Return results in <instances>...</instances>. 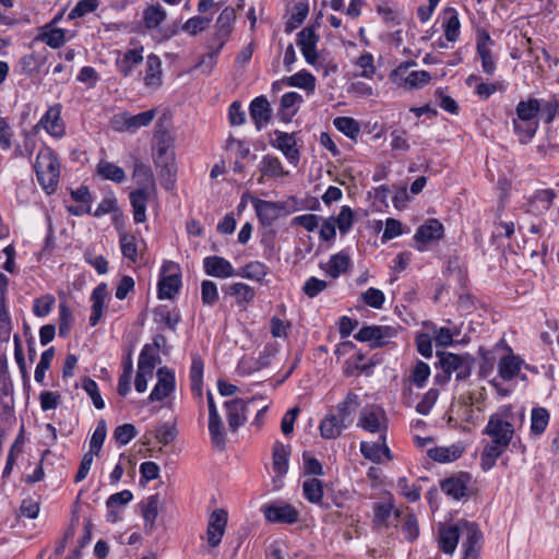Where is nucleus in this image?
<instances>
[{
  "instance_id": "obj_1",
  "label": "nucleus",
  "mask_w": 559,
  "mask_h": 559,
  "mask_svg": "<svg viewBox=\"0 0 559 559\" xmlns=\"http://www.w3.org/2000/svg\"><path fill=\"white\" fill-rule=\"evenodd\" d=\"M513 412L511 405L501 406L496 413L489 416L483 433L490 438L480 454V466L487 472L492 468L510 445L514 433V425L511 421Z\"/></svg>"
},
{
  "instance_id": "obj_2",
  "label": "nucleus",
  "mask_w": 559,
  "mask_h": 559,
  "mask_svg": "<svg viewBox=\"0 0 559 559\" xmlns=\"http://www.w3.org/2000/svg\"><path fill=\"white\" fill-rule=\"evenodd\" d=\"M34 168L40 187L47 194L53 193L58 187L60 176V165L53 151L49 147L40 148Z\"/></svg>"
},
{
  "instance_id": "obj_3",
  "label": "nucleus",
  "mask_w": 559,
  "mask_h": 559,
  "mask_svg": "<svg viewBox=\"0 0 559 559\" xmlns=\"http://www.w3.org/2000/svg\"><path fill=\"white\" fill-rule=\"evenodd\" d=\"M437 356L439 357V365L444 372L443 382L450 380L452 372H455V378L459 381H464L469 378L474 364V358L471 355L438 352Z\"/></svg>"
},
{
  "instance_id": "obj_4",
  "label": "nucleus",
  "mask_w": 559,
  "mask_h": 559,
  "mask_svg": "<svg viewBox=\"0 0 559 559\" xmlns=\"http://www.w3.org/2000/svg\"><path fill=\"white\" fill-rule=\"evenodd\" d=\"M154 162L156 167L160 169V175L167 177L170 182H174L176 175L175 153L171 139L166 133L157 140Z\"/></svg>"
},
{
  "instance_id": "obj_5",
  "label": "nucleus",
  "mask_w": 559,
  "mask_h": 559,
  "mask_svg": "<svg viewBox=\"0 0 559 559\" xmlns=\"http://www.w3.org/2000/svg\"><path fill=\"white\" fill-rule=\"evenodd\" d=\"M462 559H478L483 534L474 522L461 520Z\"/></svg>"
},
{
  "instance_id": "obj_6",
  "label": "nucleus",
  "mask_w": 559,
  "mask_h": 559,
  "mask_svg": "<svg viewBox=\"0 0 559 559\" xmlns=\"http://www.w3.org/2000/svg\"><path fill=\"white\" fill-rule=\"evenodd\" d=\"M156 116V109H150L138 115L122 112L115 115L111 119V126L116 131L135 132L142 127L151 124Z\"/></svg>"
},
{
  "instance_id": "obj_7",
  "label": "nucleus",
  "mask_w": 559,
  "mask_h": 559,
  "mask_svg": "<svg viewBox=\"0 0 559 559\" xmlns=\"http://www.w3.org/2000/svg\"><path fill=\"white\" fill-rule=\"evenodd\" d=\"M261 512L271 523L294 524L299 519L298 510L289 503L264 504Z\"/></svg>"
},
{
  "instance_id": "obj_8",
  "label": "nucleus",
  "mask_w": 559,
  "mask_h": 559,
  "mask_svg": "<svg viewBox=\"0 0 559 559\" xmlns=\"http://www.w3.org/2000/svg\"><path fill=\"white\" fill-rule=\"evenodd\" d=\"M396 329L383 325H366L362 326L355 338L359 342H371L372 347H380L386 344L388 340L396 335Z\"/></svg>"
},
{
  "instance_id": "obj_9",
  "label": "nucleus",
  "mask_w": 559,
  "mask_h": 559,
  "mask_svg": "<svg viewBox=\"0 0 559 559\" xmlns=\"http://www.w3.org/2000/svg\"><path fill=\"white\" fill-rule=\"evenodd\" d=\"M171 269H178V265L173 262L163 265L157 292L159 299H171L181 287V275L179 272L166 274Z\"/></svg>"
},
{
  "instance_id": "obj_10",
  "label": "nucleus",
  "mask_w": 559,
  "mask_h": 559,
  "mask_svg": "<svg viewBox=\"0 0 559 559\" xmlns=\"http://www.w3.org/2000/svg\"><path fill=\"white\" fill-rule=\"evenodd\" d=\"M228 521L227 511L224 509H215L209 518L206 530V542L210 547H217L224 536Z\"/></svg>"
},
{
  "instance_id": "obj_11",
  "label": "nucleus",
  "mask_w": 559,
  "mask_h": 559,
  "mask_svg": "<svg viewBox=\"0 0 559 559\" xmlns=\"http://www.w3.org/2000/svg\"><path fill=\"white\" fill-rule=\"evenodd\" d=\"M495 41L489 33L481 31L477 33L476 51L481 61V68L486 75L492 76L496 72V61L491 53V47Z\"/></svg>"
},
{
  "instance_id": "obj_12",
  "label": "nucleus",
  "mask_w": 559,
  "mask_h": 559,
  "mask_svg": "<svg viewBox=\"0 0 559 559\" xmlns=\"http://www.w3.org/2000/svg\"><path fill=\"white\" fill-rule=\"evenodd\" d=\"M175 373L167 367L157 370V383L153 388L148 400L151 402H159L168 397L175 390Z\"/></svg>"
},
{
  "instance_id": "obj_13",
  "label": "nucleus",
  "mask_w": 559,
  "mask_h": 559,
  "mask_svg": "<svg viewBox=\"0 0 559 559\" xmlns=\"http://www.w3.org/2000/svg\"><path fill=\"white\" fill-rule=\"evenodd\" d=\"M443 225L438 219H428L417 228L414 235V240L418 243L417 249L423 251L424 245L440 240L443 237Z\"/></svg>"
},
{
  "instance_id": "obj_14",
  "label": "nucleus",
  "mask_w": 559,
  "mask_h": 559,
  "mask_svg": "<svg viewBox=\"0 0 559 559\" xmlns=\"http://www.w3.org/2000/svg\"><path fill=\"white\" fill-rule=\"evenodd\" d=\"M203 269L206 275L228 278L237 276V270L234 269L231 263L223 257L210 255L203 259Z\"/></svg>"
},
{
  "instance_id": "obj_15",
  "label": "nucleus",
  "mask_w": 559,
  "mask_h": 559,
  "mask_svg": "<svg viewBox=\"0 0 559 559\" xmlns=\"http://www.w3.org/2000/svg\"><path fill=\"white\" fill-rule=\"evenodd\" d=\"M252 206L257 213L260 223L263 226H270L278 218L284 206L280 202L265 201L258 198L251 199Z\"/></svg>"
},
{
  "instance_id": "obj_16",
  "label": "nucleus",
  "mask_w": 559,
  "mask_h": 559,
  "mask_svg": "<svg viewBox=\"0 0 559 559\" xmlns=\"http://www.w3.org/2000/svg\"><path fill=\"white\" fill-rule=\"evenodd\" d=\"M357 425L366 431L386 435L385 416L381 409L364 408Z\"/></svg>"
},
{
  "instance_id": "obj_17",
  "label": "nucleus",
  "mask_w": 559,
  "mask_h": 559,
  "mask_svg": "<svg viewBox=\"0 0 559 559\" xmlns=\"http://www.w3.org/2000/svg\"><path fill=\"white\" fill-rule=\"evenodd\" d=\"M297 45L301 50L302 56L309 64H314L318 60L317 43L318 35L311 27H305L297 35Z\"/></svg>"
},
{
  "instance_id": "obj_18",
  "label": "nucleus",
  "mask_w": 559,
  "mask_h": 559,
  "mask_svg": "<svg viewBox=\"0 0 559 559\" xmlns=\"http://www.w3.org/2000/svg\"><path fill=\"white\" fill-rule=\"evenodd\" d=\"M461 536V521L449 526L442 525L438 533V544L440 550L447 555H452L456 549Z\"/></svg>"
},
{
  "instance_id": "obj_19",
  "label": "nucleus",
  "mask_w": 559,
  "mask_h": 559,
  "mask_svg": "<svg viewBox=\"0 0 559 559\" xmlns=\"http://www.w3.org/2000/svg\"><path fill=\"white\" fill-rule=\"evenodd\" d=\"M275 135L276 139L273 143V146L280 150L290 164L297 165L300 158V154L297 148L294 133L275 131Z\"/></svg>"
},
{
  "instance_id": "obj_20",
  "label": "nucleus",
  "mask_w": 559,
  "mask_h": 559,
  "mask_svg": "<svg viewBox=\"0 0 559 559\" xmlns=\"http://www.w3.org/2000/svg\"><path fill=\"white\" fill-rule=\"evenodd\" d=\"M386 435H379V439L377 442H360V452L365 459L373 462L380 463L382 456L384 455L386 459L391 460V452L388 445L385 444Z\"/></svg>"
},
{
  "instance_id": "obj_21",
  "label": "nucleus",
  "mask_w": 559,
  "mask_h": 559,
  "mask_svg": "<svg viewBox=\"0 0 559 559\" xmlns=\"http://www.w3.org/2000/svg\"><path fill=\"white\" fill-rule=\"evenodd\" d=\"M39 124L52 136L61 138L64 134V123L61 119L59 105L49 107L39 120Z\"/></svg>"
},
{
  "instance_id": "obj_22",
  "label": "nucleus",
  "mask_w": 559,
  "mask_h": 559,
  "mask_svg": "<svg viewBox=\"0 0 559 559\" xmlns=\"http://www.w3.org/2000/svg\"><path fill=\"white\" fill-rule=\"evenodd\" d=\"M523 366L526 369L530 368L519 356L509 354L500 358L498 362V373L502 380L511 381L519 374Z\"/></svg>"
},
{
  "instance_id": "obj_23",
  "label": "nucleus",
  "mask_w": 559,
  "mask_h": 559,
  "mask_svg": "<svg viewBox=\"0 0 559 559\" xmlns=\"http://www.w3.org/2000/svg\"><path fill=\"white\" fill-rule=\"evenodd\" d=\"M250 117L258 130H261L271 119L272 110L265 96L255 97L249 107Z\"/></svg>"
},
{
  "instance_id": "obj_24",
  "label": "nucleus",
  "mask_w": 559,
  "mask_h": 559,
  "mask_svg": "<svg viewBox=\"0 0 559 559\" xmlns=\"http://www.w3.org/2000/svg\"><path fill=\"white\" fill-rule=\"evenodd\" d=\"M359 405V396L353 392H348L345 399L337 404V414L335 415L338 417L341 423L349 427L354 421V416Z\"/></svg>"
},
{
  "instance_id": "obj_25",
  "label": "nucleus",
  "mask_w": 559,
  "mask_h": 559,
  "mask_svg": "<svg viewBox=\"0 0 559 559\" xmlns=\"http://www.w3.org/2000/svg\"><path fill=\"white\" fill-rule=\"evenodd\" d=\"M302 496L309 503L329 508V504L323 502V481L317 477H309L302 481Z\"/></svg>"
},
{
  "instance_id": "obj_26",
  "label": "nucleus",
  "mask_w": 559,
  "mask_h": 559,
  "mask_svg": "<svg viewBox=\"0 0 559 559\" xmlns=\"http://www.w3.org/2000/svg\"><path fill=\"white\" fill-rule=\"evenodd\" d=\"M119 243L123 258L135 263L142 251V247H145L144 240H138L133 234L120 233Z\"/></svg>"
},
{
  "instance_id": "obj_27",
  "label": "nucleus",
  "mask_w": 559,
  "mask_h": 559,
  "mask_svg": "<svg viewBox=\"0 0 559 559\" xmlns=\"http://www.w3.org/2000/svg\"><path fill=\"white\" fill-rule=\"evenodd\" d=\"M225 407L229 428L236 431L246 423L247 404L240 399H235L226 402Z\"/></svg>"
},
{
  "instance_id": "obj_28",
  "label": "nucleus",
  "mask_w": 559,
  "mask_h": 559,
  "mask_svg": "<svg viewBox=\"0 0 559 559\" xmlns=\"http://www.w3.org/2000/svg\"><path fill=\"white\" fill-rule=\"evenodd\" d=\"M144 84L151 88L162 85V61L158 56L151 53L146 57Z\"/></svg>"
},
{
  "instance_id": "obj_29",
  "label": "nucleus",
  "mask_w": 559,
  "mask_h": 559,
  "mask_svg": "<svg viewBox=\"0 0 559 559\" xmlns=\"http://www.w3.org/2000/svg\"><path fill=\"white\" fill-rule=\"evenodd\" d=\"M108 297V289L107 285L105 283L98 284L92 295L91 300L93 302L92 305V313L90 317V324L91 326H95L99 320L103 317V309L105 307V301Z\"/></svg>"
},
{
  "instance_id": "obj_30",
  "label": "nucleus",
  "mask_w": 559,
  "mask_h": 559,
  "mask_svg": "<svg viewBox=\"0 0 559 559\" xmlns=\"http://www.w3.org/2000/svg\"><path fill=\"white\" fill-rule=\"evenodd\" d=\"M159 497L151 495L141 503L142 516L144 520L145 533H152L155 530V521L158 515Z\"/></svg>"
},
{
  "instance_id": "obj_31",
  "label": "nucleus",
  "mask_w": 559,
  "mask_h": 559,
  "mask_svg": "<svg viewBox=\"0 0 559 559\" xmlns=\"http://www.w3.org/2000/svg\"><path fill=\"white\" fill-rule=\"evenodd\" d=\"M150 195V190L139 188L132 191L129 195L130 203L133 210L134 222L140 224L146 221V206Z\"/></svg>"
},
{
  "instance_id": "obj_32",
  "label": "nucleus",
  "mask_w": 559,
  "mask_h": 559,
  "mask_svg": "<svg viewBox=\"0 0 559 559\" xmlns=\"http://www.w3.org/2000/svg\"><path fill=\"white\" fill-rule=\"evenodd\" d=\"M441 490L449 497L459 500L466 495L467 477L465 475L445 478L440 484Z\"/></svg>"
},
{
  "instance_id": "obj_33",
  "label": "nucleus",
  "mask_w": 559,
  "mask_h": 559,
  "mask_svg": "<svg viewBox=\"0 0 559 559\" xmlns=\"http://www.w3.org/2000/svg\"><path fill=\"white\" fill-rule=\"evenodd\" d=\"M347 428L333 413L326 414L319 426L320 435L323 439H336Z\"/></svg>"
},
{
  "instance_id": "obj_34",
  "label": "nucleus",
  "mask_w": 559,
  "mask_h": 559,
  "mask_svg": "<svg viewBox=\"0 0 559 559\" xmlns=\"http://www.w3.org/2000/svg\"><path fill=\"white\" fill-rule=\"evenodd\" d=\"M513 131L521 144H527L535 136L538 129V121L521 120L513 118Z\"/></svg>"
},
{
  "instance_id": "obj_35",
  "label": "nucleus",
  "mask_w": 559,
  "mask_h": 559,
  "mask_svg": "<svg viewBox=\"0 0 559 559\" xmlns=\"http://www.w3.org/2000/svg\"><path fill=\"white\" fill-rule=\"evenodd\" d=\"M143 61L142 49H129L117 61L118 71L123 76H130L133 70Z\"/></svg>"
},
{
  "instance_id": "obj_36",
  "label": "nucleus",
  "mask_w": 559,
  "mask_h": 559,
  "mask_svg": "<svg viewBox=\"0 0 559 559\" xmlns=\"http://www.w3.org/2000/svg\"><path fill=\"white\" fill-rule=\"evenodd\" d=\"M167 13L159 4L148 5L143 10L142 21L146 29H158L160 24L166 20Z\"/></svg>"
},
{
  "instance_id": "obj_37",
  "label": "nucleus",
  "mask_w": 559,
  "mask_h": 559,
  "mask_svg": "<svg viewBox=\"0 0 559 559\" xmlns=\"http://www.w3.org/2000/svg\"><path fill=\"white\" fill-rule=\"evenodd\" d=\"M226 294L235 297L236 304L243 309L255 296V292L251 286L240 282L229 285L226 289Z\"/></svg>"
},
{
  "instance_id": "obj_38",
  "label": "nucleus",
  "mask_w": 559,
  "mask_h": 559,
  "mask_svg": "<svg viewBox=\"0 0 559 559\" xmlns=\"http://www.w3.org/2000/svg\"><path fill=\"white\" fill-rule=\"evenodd\" d=\"M290 449L288 445L276 441L273 445V469L277 475H285L288 471Z\"/></svg>"
},
{
  "instance_id": "obj_39",
  "label": "nucleus",
  "mask_w": 559,
  "mask_h": 559,
  "mask_svg": "<svg viewBox=\"0 0 559 559\" xmlns=\"http://www.w3.org/2000/svg\"><path fill=\"white\" fill-rule=\"evenodd\" d=\"M209 431L212 443L223 450L226 444V433L218 412L209 414Z\"/></svg>"
},
{
  "instance_id": "obj_40",
  "label": "nucleus",
  "mask_w": 559,
  "mask_h": 559,
  "mask_svg": "<svg viewBox=\"0 0 559 559\" xmlns=\"http://www.w3.org/2000/svg\"><path fill=\"white\" fill-rule=\"evenodd\" d=\"M259 169L262 173V176L266 177H285L288 175V171L284 170L281 160L276 156L272 155L263 156ZM259 182H263V177L259 179Z\"/></svg>"
},
{
  "instance_id": "obj_41",
  "label": "nucleus",
  "mask_w": 559,
  "mask_h": 559,
  "mask_svg": "<svg viewBox=\"0 0 559 559\" xmlns=\"http://www.w3.org/2000/svg\"><path fill=\"white\" fill-rule=\"evenodd\" d=\"M133 179L139 188L155 190V180L150 166L136 160L133 168Z\"/></svg>"
},
{
  "instance_id": "obj_42",
  "label": "nucleus",
  "mask_w": 559,
  "mask_h": 559,
  "mask_svg": "<svg viewBox=\"0 0 559 559\" xmlns=\"http://www.w3.org/2000/svg\"><path fill=\"white\" fill-rule=\"evenodd\" d=\"M463 449L459 445L436 447L428 450V456L439 463H449L459 459Z\"/></svg>"
},
{
  "instance_id": "obj_43",
  "label": "nucleus",
  "mask_w": 559,
  "mask_h": 559,
  "mask_svg": "<svg viewBox=\"0 0 559 559\" xmlns=\"http://www.w3.org/2000/svg\"><path fill=\"white\" fill-rule=\"evenodd\" d=\"M97 174L102 178L116 183H121L126 180V173L120 166L104 159L97 164Z\"/></svg>"
},
{
  "instance_id": "obj_44",
  "label": "nucleus",
  "mask_w": 559,
  "mask_h": 559,
  "mask_svg": "<svg viewBox=\"0 0 559 559\" xmlns=\"http://www.w3.org/2000/svg\"><path fill=\"white\" fill-rule=\"evenodd\" d=\"M36 40L57 49L66 43V32L62 28H50V25H46L44 31L36 36Z\"/></svg>"
},
{
  "instance_id": "obj_45",
  "label": "nucleus",
  "mask_w": 559,
  "mask_h": 559,
  "mask_svg": "<svg viewBox=\"0 0 559 559\" xmlns=\"http://www.w3.org/2000/svg\"><path fill=\"white\" fill-rule=\"evenodd\" d=\"M540 111V102L536 98L521 100L516 105V118L521 120L538 121L537 116Z\"/></svg>"
},
{
  "instance_id": "obj_46",
  "label": "nucleus",
  "mask_w": 559,
  "mask_h": 559,
  "mask_svg": "<svg viewBox=\"0 0 559 559\" xmlns=\"http://www.w3.org/2000/svg\"><path fill=\"white\" fill-rule=\"evenodd\" d=\"M203 371L204 362L202 358L199 355H192L190 367L191 391L199 396L202 395Z\"/></svg>"
},
{
  "instance_id": "obj_47",
  "label": "nucleus",
  "mask_w": 559,
  "mask_h": 559,
  "mask_svg": "<svg viewBox=\"0 0 559 559\" xmlns=\"http://www.w3.org/2000/svg\"><path fill=\"white\" fill-rule=\"evenodd\" d=\"M302 102V96L296 92H289L281 98V111L280 116L283 121H289L293 116L297 112L295 106Z\"/></svg>"
},
{
  "instance_id": "obj_48",
  "label": "nucleus",
  "mask_w": 559,
  "mask_h": 559,
  "mask_svg": "<svg viewBox=\"0 0 559 559\" xmlns=\"http://www.w3.org/2000/svg\"><path fill=\"white\" fill-rule=\"evenodd\" d=\"M267 266L260 261H251L237 270V276H241L251 281L261 282L267 274Z\"/></svg>"
},
{
  "instance_id": "obj_49",
  "label": "nucleus",
  "mask_w": 559,
  "mask_h": 559,
  "mask_svg": "<svg viewBox=\"0 0 559 559\" xmlns=\"http://www.w3.org/2000/svg\"><path fill=\"white\" fill-rule=\"evenodd\" d=\"M349 265V257L345 253L333 254L325 267V272L333 278L338 277L343 274Z\"/></svg>"
},
{
  "instance_id": "obj_50",
  "label": "nucleus",
  "mask_w": 559,
  "mask_h": 559,
  "mask_svg": "<svg viewBox=\"0 0 559 559\" xmlns=\"http://www.w3.org/2000/svg\"><path fill=\"white\" fill-rule=\"evenodd\" d=\"M549 423V413L544 407L533 408L531 414V432L539 436L542 435Z\"/></svg>"
},
{
  "instance_id": "obj_51",
  "label": "nucleus",
  "mask_w": 559,
  "mask_h": 559,
  "mask_svg": "<svg viewBox=\"0 0 559 559\" xmlns=\"http://www.w3.org/2000/svg\"><path fill=\"white\" fill-rule=\"evenodd\" d=\"M333 124L352 140H355L360 133L359 123L352 117H337L333 120Z\"/></svg>"
},
{
  "instance_id": "obj_52",
  "label": "nucleus",
  "mask_w": 559,
  "mask_h": 559,
  "mask_svg": "<svg viewBox=\"0 0 559 559\" xmlns=\"http://www.w3.org/2000/svg\"><path fill=\"white\" fill-rule=\"evenodd\" d=\"M314 76L311 73L305 71L295 73L292 76L283 80V83L286 85L304 88L310 92L314 91Z\"/></svg>"
},
{
  "instance_id": "obj_53",
  "label": "nucleus",
  "mask_w": 559,
  "mask_h": 559,
  "mask_svg": "<svg viewBox=\"0 0 559 559\" xmlns=\"http://www.w3.org/2000/svg\"><path fill=\"white\" fill-rule=\"evenodd\" d=\"M156 356L153 353L151 345H145L139 356L138 370L153 376L154 368L156 366Z\"/></svg>"
},
{
  "instance_id": "obj_54",
  "label": "nucleus",
  "mask_w": 559,
  "mask_h": 559,
  "mask_svg": "<svg viewBox=\"0 0 559 559\" xmlns=\"http://www.w3.org/2000/svg\"><path fill=\"white\" fill-rule=\"evenodd\" d=\"M431 80V74L428 71H413L408 73L404 79V86L409 90L421 88L427 85Z\"/></svg>"
},
{
  "instance_id": "obj_55",
  "label": "nucleus",
  "mask_w": 559,
  "mask_h": 559,
  "mask_svg": "<svg viewBox=\"0 0 559 559\" xmlns=\"http://www.w3.org/2000/svg\"><path fill=\"white\" fill-rule=\"evenodd\" d=\"M429 376L430 367L428 366V364L419 360L414 366L412 373L408 378V381L420 389L426 384Z\"/></svg>"
},
{
  "instance_id": "obj_56",
  "label": "nucleus",
  "mask_w": 559,
  "mask_h": 559,
  "mask_svg": "<svg viewBox=\"0 0 559 559\" xmlns=\"http://www.w3.org/2000/svg\"><path fill=\"white\" fill-rule=\"evenodd\" d=\"M378 14L381 16L385 24L399 25L402 22L401 11L396 8L390 7L386 3H379L376 7Z\"/></svg>"
},
{
  "instance_id": "obj_57",
  "label": "nucleus",
  "mask_w": 559,
  "mask_h": 559,
  "mask_svg": "<svg viewBox=\"0 0 559 559\" xmlns=\"http://www.w3.org/2000/svg\"><path fill=\"white\" fill-rule=\"evenodd\" d=\"M107 436V426L105 420H99L90 441L91 453L98 455L102 450L103 443Z\"/></svg>"
},
{
  "instance_id": "obj_58",
  "label": "nucleus",
  "mask_w": 559,
  "mask_h": 559,
  "mask_svg": "<svg viewBox=\"0 0 559 559\" xmlns=\"http://www.w3.org/2000/svg\"><path fill=\"white\" fill-rule=\"evenodd\" d=\"M53 356H55L53 347H49L48 349L43 352V354L40 356V360H39L38 365L36 366L35 373H34V378H35L36 382H38V383L44 382L45 373L49 369L51 361L53 359Z\"/></svg>"
},
{
  "instance_id": "obj_59",
  "label": "nucleus",
  "mask_w": 559,
  "mask_h": 559,
  "mask_svg": "<svg viewBox=\"0 0 559 559\" xmlns=\"http://www.w3.org/2000/svg\"><path fill=\"white\" fill-rule=\"evenodd\" d=\"M201 299L203 305L213 307L218 300L217 285L210 280L201 283Z\"/></svg>"
},
{
  "instance_id": "obj_60",
  "label": "nucleus",
  "mask_w": 559,
  "mask_h": 559,
  "mask_svg": "<svg viewBox=\"0 0 559 559\" xmlns=\"http://www.w3.org/2000/svg\"><path fill=\"white\" fill-rule=\"evenodd\" d=\"M302 468H304V474L307 476L316 477V476L324 475L323 466L320 463V461L317 460L316 457H313L307 451L304 452V454H302Z\"/></svg>"
},
{
  "instance_id": "obj_61",
  "label": "nucleus",
  "mask_w": 559,
  "mask_h": 559,
  "mask_svg": "<svg viewBox=\"0 0 559 559\" xmlns=\"http://www.w3.org/2000/svg\"><path fill=\"white\" fill-rule=\"evenodd\" d=\"M82 388L90 395L94 406L97 409H103L105 407V403L99 393L98 385L93 379L85 377L82 381Z\"/></svg>"
},
{
  "instance_id": "obj_62",
  "label": "nucleus",
  "mask_w": 559,
  "mask_h": 559,
  "mask_svg": "<svg viewBox=\"0 0 559 559\" xmlns=\"http://www.w3.org/2000/svg\"><path fill=\"white\" fill-rule=\"evenodd\" d=\"M460 20L455 10L451 11V15L445 20L443 24L444 36L448 41H455L460 35Z\"/></svg>"
},
{
  "instance_id": "obj_63",
  "label": "nucleus",
  "mask_w": 559,
  "mask_h": 559,
  "mask_svg": "<svg viewBox=\"0 0 559 559\" xmlns=\"http://www.w3.org/2000/svg\"><path fill=\"white\" fill-rule=\"evenodd\" d=\"M555 197L556 193L551 189L538 190L532 198L531 204L532 206L540 207V210L547 211L550 207Z\"/></svg>"
},
{
  "instance_id": "obj_64",
  "label": "nucleus",
  "mask_w": 559,
  "mask_h": 559,
  "mask_svg": "<svg viewBox=\"0 0 559 559\" xmlns=\"http://www.w3.org/2000/svg\"><path fill=\"white\" fill-rule=\"evenodd\" d=\"M361 299L369 307L374 309H381L384 304L385 297L382 290L374 287H370L361 294Z\"/></svg>"
}]
</instances>
